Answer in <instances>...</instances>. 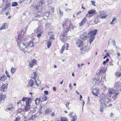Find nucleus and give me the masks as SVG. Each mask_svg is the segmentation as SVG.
Listing matches in <instances>:
<instances>
[{"label": "nucleus", "mask_w": 121, "mask_h": 121, "mask_svg": "<svg viewBox=\"0 0 121 121\" xmlns=\"http://www.w3.org/2000/svg\"><path fill=\"white\" fill-rule=\"evenodd\" d=\"M99 97V102L101 106L100 111L102 112L104 111V108L107 107V105L105 103H108L110 101V99L106 97V96L100 95Z\"/></svg>", "instance_id": "obj_1"}, {"label": "nucleus", "mask_w": 121, "mask_h": 121, "mask_svg": "<svg viewBox=\"0 0 121 121\" xmlns=\"http://www.w3.org/2000/svg\"><path fill=\"white\" fill-rule=\"evenodd\" d=\"M22 38L20 35H18V39L17 40V45L19 49L21 51L24 52L27 50V47L24 43V41L22 39Z\"/></svg>", "instance_id": "obj_2"}, {"label": "nucleus", "mask_w": 121, "mask_h": 121, "mask_svg": "<svg viewBox=\"0 0 121 121\" xmlns=\"http://www.w3.org/2000/svg\"><path fill=\"white\" fill-rule=\"evenodd\" d=\"M31 99L29 98H28L27 101L26 102V105L25 108L24 110L25 112H27L29 110L30 107L31 103Z\"/></svg>", "instance_id": "obj_3"}, {"label": "nucleus", "mask_w": 121, "mask_h": 121, "mask_svg": "<svg viewBox=\"0 0 121 121\" xmlns=\"http://www.w3.org/2000/svg\"><path fill=\"white\" fill-rule=\"evenodd\" d=\"M65 20H67V21L66 22V23L63 25V26L64 29L66 27V28L67 29H69L70 26H71V21L70 20H68V18H66Z\"/></svg>", "instance_id": "obj_4"}, {"label": "nucleus", "mask_w": 121, "mask_h": 121, "mask_svg": "<svg viewBox=\"0 0 121 121\" xmlns=\"http://www.w3.org/2000/svg\"><path fill=\"white\" fill-rule=\"evenodd\" d=\"M47 99V97L45 95L43 96L41 99H40L37 98L35 100V103L36 104H38L40 102H42L46 101Z\"/></svg>", "instance_id": "obj_5"}, {"label": "nucleus", "mask_w": 121, "mask_h": 121, "mask_svg": "<svg viewBox=\"0 0 121 121\" xmlns=\"http://www.w3.org/2000/svg\"><path fill=\"white\" fill-rule=\"evenodd\" d=\"M97 32V30H94L90 31L88 35V37L95 36V35H96Z\"/></svg>", "instance_id": "obj_6"}, {"label": "nucleus", "mask_w": 121, "mask_h": 121, "mask_svg": "<svg viewBox=\"0 0 121 121\" xmlns=\"http://www.w3.org/2000/svg\"><path fill=\"white\" fill-rule=\"evenodd\" d=\"M90 47L88 45H86L84 46L80 50L81 51H84L87 52H88L90 49Z\"/></svg>", "instance_id": "obj_7"}, {"label": "nucleus", "mask_w": 121, "mask_h": 121, "mask_svg": "<svg viewBox=\"0 0 121 121\" xmlns=\"http://www.w3.org/2000/svg\"><path fill=\"white\" fill-rule=\"evenodd\" d=\"M99 89L97 87L95 88L93 90L92 92L93 94L96 96H97L98 94Z\"/></svg>", "instance_id": "obj_8"}, {"label": "nucleus", "mask_w": 121, "mask_h": 121, "mask_svg": "<svg viewBox=\"0 0 121 121\" xmlns=\"http://www.w3.org/2000/svg\"><path fill=\"white\" fill-rule=\"evenodd\" d=\"M68 31V30H67V31H64L62 33L61 35H60V39H61L63 37L66 36L67 35V33Z\"/></svg>", "instance_id": "obj_9"}, {"label": "nucleus", "mask_w": 121, "mask_h": 121, "mask_svg": "<svg viewBox=\"0 0 121 121\" xmlns=\"http://www.w3.org/2000/svg\"><path fill=\"white\" fill-rule=\"evenodd\" d=\"M44 3V1H41L39 2L38 4L36 5L33 6L34 8H36L37 9H39V6L42 5Z\"/></svg>", "instance_id": "obj_10"}, {"label": "nucleus", "mask_w": 121, "mask_h": 121, "mask_svg": "<svg viewBox=\"0 0 121 121\" xmlns=\"http://www.w3.org/2000/svg\"><path fill=\"white\" fill-rule=\"evenodd\" d=\"M8 28V24L6 23L3 24L2 26L0 28V30L7 29Z\"/></svg>", "instance_id": "obj_11"}, {"label": "nucleus", "mask_w": 121, "mask_h": 121, "mask_svg": "<svg viewBox=\"0 0 121 121\" xmlns=\"http://www.w3.org/2000/svg\"><path fill=\"white\" fill-rule=\"evenodd\" d=\"M87 21V19L85 17L84 18L82 21L79 24V26H82L84 25Z\"/></svg>", "instance_id": "obj_12"}, {"label": "nucleus", "mask_w": 121, "mask_h": 121, "mask_svg": "<svg viewBox=\"0 0 121 121\" xmlns=\"http://www.w3.org/2000/svg\"><path fill=\"white\" fill-rule=\"evenodd\" d=\"M8 84H5L3 85L1 87L2 91L3 92L6 91L7 88Z\"/></svg>", "instance_id": "obj_13"}, {"label": "nucleus", "mask_w": 121, "mask_h": 121, "mask_svg": "<svg viewBox=\"0 0 121 121\" xmlns=\"http://www.w3.org/2000/svg\"><path fill=\"white\" fill-rule=\"evenodd\" d=\"M115 87L116 88L115 89L118 91H121V86L119 85L118 83L116 82L115 84Z\"/></svg>", "instance_id": "obj_14"}, {"label": "nucleus", "mask_w": 121, "mask_h": 121, "mask_svg": "<svg viewBox=\"0 0 121 121\" xmlns=\"http://www.w3.org/2000/svg\"><path fill=\"white\" fill-rule=\"evenodd\" d=\"M83 44V42L80 40H78L77 42V45L78 47H81Z\"/></svg>", "instance_id": "obj_15"}, {"label": "nucleus", "mask_w": 121, "mask_h": 121, "mask_svg": "<svg viewBox=\"0 0 121 121\" xmlns=\"http://www.w3.org/2000/svg\"><path fill=\"white\" fill-rule=\"evenodd\" d=\"M36 60L34 59L32 60L31 62H30V67H32L34 65L36 64Z\"/></svg>", "instance_id": "obj_16"}, {"label": "nucleus", "mask_w": 121, "mask_h": 121, "mask_svg": "<svg viewBox=\"0 0 121 121\" xmlns=\"http://www.w3.org/2000/svg\"><path fill=\"white\" fill-rule=\"evenodd\" d=\"M108 15V14L107 13H103V15H102V14H100L99 15V17H100V18L103 19L105 18Z\"/></svg>", "instance_id": "obj_17"}, {"label": "nucleus", "mask_w": 121, "mask_h": 121, "mask_svg": "<svg viewBox=\"0 0 121 121\" xmlns=\"http://www.w3.org/2000/svg\"><path fill=\"white\" fill-rule=\"evenodd\" d=\"M87 36V34L85 32L83 33L80 36V38L83 40H84Z\"/></svg>", "instance_id": "obj_18"}, {"label": "nucleus", "mask_w": 121, "mask_h": 121, "mask_svg": "<svg viewBox=\"0 0 121 121\" xmlns=\"http://www.w3.org/2000/svg\"><path fill=\"white\" fill-rule=\"evenodd\" d=\"M99 82V79L96 78L94 79L93 82V83L94 85H98Z\"/></svg>", "instance_id": "obj_19"}, {"label": "nucleus", "mask_w": 121, "mask_h": 121, "mask_svg": "<svg viewBox=\"0 0 121 121\" xmlns=\"http://www.w3.org/2000/svg\"><path fill=\"white\" fill-rule=\"evenodd\" d=\"M38 75L35 72H34L33 74H31V78L33 79H35L36 77H37Z\"/></svg>", "instance_id": "obj_20"}, {"label": "nucleus", "mask_w": 121, "mask_h": 121, "mask_svg": "<svg viewBox=\"0 0 121 121\" xmlns=\"http://www.w3.org/2000/svg\"><path fill=\"white\" fill-rule=\"evenodd\" d=\"M27 49L29 47H32L33 46V42L32 41H30L28 43V45H26Z\"/></svg>", "instance_id": "obj_21"}, {"label": "nucleus", "mask_w": 121, "mask_h": 121, "mask_svg": "<svg viewBox=\"0 0 121 121\" xmlns=\"http://www.w3.org/2000/svg\"><path fill=\"white\" fill-rule=\"evenodd\" d=\"M45 114L47 115L49 114L52 112V110L50 108H47L45 110Z\"/></svg>", "instance_id": "obj_22"}, {"label": "nucleus", "mask_w": 121, "mask_h": 121, "mask_svg": "<svg viewBox=\"0 0 121 121\" xmlns=\"http://www.w3.org/2000/svg\"><path fill=\"white\" fill-rule=\"evenodd\" d=\"M6 97L5 95H1L0 96V102H3L5 98Z\"/></svg>", "instance_id": "obj_23"}, {"label": "nucleus", "mask_w": 121, "mask_h": 121, "mask_svg": "<svg viewBox=\"0 0 121 121\" xmlns=\"http://www.w3.org/2000/svg\"><path fill=\"white\" fill-rule=\"evenodd\" d=\"M34 81L32 79H30L28 82V86H32L33 84Z\"/></svg>", "instance_id": "obj_24"}, {"label": "nucleus", "mask_w": 121, "mask_h": 121, "mask_svg": "<svg viewBox=\"0 0 121 121\" xmlns=\"http://www.w3.org/2000/svg\"><path fill=\"white\" fill-rule=\"evenodd\" d=\"M35 82L36 86L38 87H39V85L41 84V82L40 81L38 80H35Z\"/></svg>", "instance_id": "obj_25"}, {"label": "nucleus", "mask_w": 121, "mask_h": 121, "mask_svg": "<svg viewBox=\"0 0 121 121\" xmlns=\"http://www.w3.org/2000/svg\"><path fill=\"white\" fill-rule=\"evenodd\" d=\"M16 68H14L13 67L11 68L10 71L11 73L13 74H14L15 72L16 71Z\"/></svg>", "instance_id": "obj_26"}, {"label": "nucleus", "mask_w": 121, "mask_h": 121, "mask_svg": "<svg viewBox=\"0 0 121 121\" xmlns=\"http://www.w3.org/2000/svg\"><path fill=\"white\" fill-rule=\"evenodd\" d=\"M95 10L94 9H91L88 11V13L90 14H91L95 13Z\"/></svg>", "instance_id": "obj_27"}, {"label": "nucleus", "mask_w": 121, "mask_h": 121, "mask_svg": "<svg viewBox=\"0 0 121 121\" xmlns=\"http://www.w3.org/2000/svg\"><path fill=\"white\" fill-rule=\"evenodd\" d=\"M105 72V70L104 69H101L100 70L99 72L98 73V74L99 76L101 75L102 73H104Z\"/></svg>", "instance_id": "obj_28"}, {"label": "nucleus", "mask_w": 121, "mask_h": 121, "mask_svg": "<svg viewBox=\"0 0 121 121\" xmlns=\"http://www.w3.org/2000/svg\"><path fill=\"white\" fill-rule=\"evenodd\" d=\"M90 38V43L91 44V42L95 39V36H93L92 37H89Z\"/></svg>", "instance_id": "obj_29"}, {"label": "nucleus", "mask_w": 121, "mask_h": 121, "mask_svg": "<svg viewBox=\"0 0 121 121\" xmlns=\"http://www.w3.org/2000/svg\"><path fill=\"white\" fill-rule=\"evenodd\" d=\"M36 117V115H33L30 117L29 118V120H33Z\"/></svg>", "instance_id": "obj_30"}, {"label": "nucleus", "mask_w": 121, "mask_h": 121, "mask_svg": "<svg viewBox=\"0 0 121 121\" xmlns=\"http://www.w3.org/2000/svg\"><path fill=\"white\" fill-rule=\"evenodd\" d=\"M61 121H68L67 119L65 117H62L61 118Z\"/></svg>", "instance_id": "obj_31"}, {"label": "nucleus", "mask_w": 121, "mask_h": 121, "mask_svg": "<svg viewBox=\"0 0 121 121\" xmlns=\"http://www.w3.org/2000/svg\"><path fill=\"white\" fill-rule=\"evenodd\" d=\"M65 44H64L63 46L62 47L61 49L60 50L61 51V52H60L61 53H63L65 48Z\"/></svg>", "instance_id": "obj_32"}, {"label": "nucleus", "mask_w": 121, "mask_h": 121, "mask_svg": "<svg viewBox=\"0 0 121 121\" xmlns=\"http://www.w3.org/2000/svg\"><path fill=\"white\" fill-rule=\"evenodd\" d=\"M59 12L60 16L61 17H62L63 15V11H61L60 9L59 8Z\"/></svg>", "instance_id": "obj_33"}, {"label": "nucleus", "mask_w": 121, "mask_h": 121, "mask_svg": "<svg viewBox=\"0 0 121 121\" xmlns=\"http://www.w3.org/2000/svg\"><path fill=\"white\" fill-rule=\"evenodd\" d=\"M77 116L76 115H75L73 116L72 118V119L71 120V121H75V120L77 119Z\"/></svg>", "instance_id": "obj_34"}, {"label": "nucleus", "mask_w": 121, "mask_h": 121, "mask_svg": "<svg viewBox=\"0 0 121 121\" xmlns=\"http://www.w3.org/2000/svg\"><path fill=\"white\" fill-rule=\"evenodd\" d=\"M115 92H116L115 91L114 92L113 91H111L109 90L108 92V94L111 95L112 94H113L115 93Z\"/></svg>", "instance_id": "obj_35"}, {"label": "nucleus", "mask_w": 121, "mask_h": 121, "mask_svg": "<svg viewBox=\"0 0 121 121\" xmlns=\"http://www.w3.org/2000/svg\"><path fill=\"white\" fill-rule=\"evenodd\" d=\"M118 94V93L114 94V95L112 96V98L114 99V100H115L116 98V97Z\"/></svg>", "instance_id": "obj_36"}, {"label": "nucleus", "mask_w": 121, "mask_h": 121, "mask_svg": "<svg viewBox=\"0 0 121 121\" xmlns=\"http://www.w3.org/2000/svg\"><path fill=\"white\" fill-rule=\"evenodd\" d=\"M51 45V42L50 41H48V44H47V47L48 48H49Z\"/></svg>", "instance_id": "obj_37"}, {"label": "nucleus", "mask_w": 121, "mask_h": 121, "mask_svg": "<svg viewBox=\"0 0 121 121\" xmlns=\"http://www.w3.org/2000/svg\"><path fill=\"white\" fill-rule=\"evenodd\" d=\"M18 4L16 2H14L12 3V6H15L17 5Z\"/></svg>", "instance_id": "obj_38"}, {"label": "nucleus", "mask_w": 121, "mask_h": 121, "mask_svg": "<svg viewBox=\"0 0 121 121\" xmlns=\"http://www.w3.org/2000/svg\"><path fill=\"white\" fill-rule=\"evenodd\" d=\"M94 22L96 24L98 22H99L100 21L99 20L98 18H96L95 19Z\"/></svg>", "instance_id": "obj_39"}, {"label": "nucleus", "mask_w": 121, "mask_h": 121, "mask_svg": "<svg viewBox=\"0 0 121 121\" xmlns=\"http://www.w3.org/2000/svg\"><path fill=\"white\" fill-rule=\"evenodd\" d=\"M91 2L92 3V5L94 6H96V5L95 4V2L93 0H91Z\"/></svg>", "instance_id": "obj_40"}, {"label": "nucleus", "mask_w": 121, "mask_h": 121, "mask_svg": "<svg viewBox=\"0 0 121 121\" xmlns=\"http://www.w3.org/2000/svg\"><path fill=\"white\" fill-rule=\"evenodd\" d=\"M5 73L7 75V76L9 78H10V76L9 75L8 72L7 70H6L5 71Z\"/></svg>", "instance_id": "obj_41"}, {"label": "nucleus", "mask_w": 121, "mask_h": 121, "mask_svg": "<svg viewBox=\"0 0 121 121\" xmlns=\"http://www.w3.org/2000/svg\"><path fill=\"white\" fill-rule=\"evenodd\" d=\"M4 10H3V9L2 7H0V13H2L4 12Z\"/></svg>", "instance_id": "obj_42"}, {"label": "nucleus", "mask_w": 121, "mask_h": 121, "mask_svg": "<svg viewBox=\"0 0 121 121\" xmlns=\"http://www.w3.org/2000/svg\"><path fill=\"white\" fill-rule=\"evenodd\" d=\"M48 35L50 36H52V35H54V33L52 32H50L48 33Z\"/></svg>", "instance_id": "obj_43"}, {"label": "nucleus", "mask_w": 121, "mask_h": 121, "mask_svg": "<svg viewBox=\"0 0 121 121\" xmlns=\"http://www.w3.org/2000/svg\"><path fill=\"white\" fill-rule=\"evenodd\" d=\"M42 106H41L39 108V114H41L42 112Z\"/></svg>", "instance_id": "obj_44"}, {"label": "nucleus", "mask_w": 121, "mask_h": 121, "mask_svg": "<svg viewBox=\"0 0 121 121\" xmlns=\"http://www.w3.org/2000/svg\"><path fill=\"white\" fill-rule=\"evenodd\" d=\"M20 117L18 116L16 119V120L15 121H19L20 119Z\"/></svg>", "instance_id": "obj_45"}, {"label": "nucleus", "mask_w": 121, "mask_h": 121, "mask_svg": "<svg viewBox=\"0 0 121 121\" xmlns=\"http://www.w3.org/2000/svg\"><path fill=\"white\" fill-rule=\"evenodd\" d=\"M49 12H46L45 13V15H46L47 17H48L49 15Z\"/></svg>", "instance_id": "obj_46"}, {"label": "nucleus", "mask_w": 121, "mask_h": 121, "mask_svg": "<svg viewBox=\"0 0 121 121\" xmlns=\"http://www.w3.org/2000/svg\"><path fill=\"white\" fill-rule=\"evenodd\" d=\"M112 42H113V43H112L113 45L114 46H115L116 45V43L114 39H113L112 40Z\"/></svg>", "instance_id": "obj_47"}, {"label": "nucleus", "mask_w": 121, "mask_h": 121, "mask_svg": "<svg viewBox=\"0 0 121 121\" xmlns=\"http://www.w3.org/2000/svg\"><path fill=\"white\" fill-rule=\"evenodd\" d=\"M73 112H70L69 114V116L70 117H73V116L72 115L73 114Z\"/></svg>", "instance_id": "obj_48"}, {"label": "nucleus", "mask_w": 121, "mask_h": 121, "mask_svg": "<svg viewBox=\"0 0 121 121\" xmlns=\"http://www.w3.org/2000/svg\"><path fill=\"white\" fill-rule=\"evenodd\" d=\"M28 98H27L26 97H24L22 99V101H24L26 99V100L27 101V99Z\"/></svg>", "instance_id": "obj_49"}, {"label": "nucleus", "mask_w": 121, "mask_h": 121, "mask_svg": "<svg viewBox=\"0 0 121 121\" xmlns=\"http://www.w3.org/2000/svg\"><path fill=\"white\" fill-rule=\"evenodd\" d=\"M5 80V78H4L3 77H1L0 78V81H4Z\"/></svg>", "instance_id": "obj_50"}, {"label": "nucleus", "mask_w": 121, "mask_h": 121, "mask_svg": "<svg viewBox=\"0 0 121 121\" xmlns=\"http://www.w3.org/2000/svg\"><path fill=\"white\" fill-rule=\"evenodd\" d=\"M69 103H68V104L66 103V106L67 108H68V109H69Z\"/></svg>", "instance_id": "obj_51"}, {"label": "nucleus", "mask_w": 121, "mask_h": 121, "mask_svg": "<svg viewBox=\"0 0 121 121\" xmlns=\"http://www.w3.org/2000/svg\"><path fill=\"white\" fill-rule=\"evenodd\" d=\"M3 3L6 4L8 3L7 0H2Z\"/></svg>", "instance_id": "obj_52"}, {"label": "nucleus", "mask_w": 121, "mask_h": 121, "mask_svg": "<svg viewBox=\"0 0 121 121\" xmlns=\"http://www.w3.org/2000/svg\"><path fill=\"white\" fill-rule=\"evenodd\" d=\"M7 3V4L6 5V6H7V7H8L10 5V3L9 2H8Z\"/></svg>", "instance_id": "obj_53"}, {"label": "nucleus", "mask_w": 121, "mask_h": 121, "mask_svg": "<svg viewBox=\"0 0 121 121\" xmlns=\"http://www.w3.org/2000/svg\"><path fill=\"white\" fill-rule=\"evenodd\" d=\"M52 35V36H51L50 38H51L53 39H55V38H54V35Z\"/></svg>", "instance_id": "obj_54"}, {"label": "nucleus", "mask_w": 121, "mask_h": 121, "mask_svg": "<svg viewBox=\"0 0 121 121\" xmlns=\"http://www.w3.org/2000/svg\"><path fill=\"white\" fill-rule=\"evenodd\" d=\"M69 86L70 88V89H71L72 88V86L71 85V83H70Z\"/></svg>", "instance_id": "obj_55"}, {"label": "nucleus", "mask_w": 121, "mask_h": 121, "mask_svg": "<svg viewBox=\"0 0 121 121\" xmlns=\"http://www.w3.org/2000/svg\"><path fill=\"white\" fill-rule=\"evenodd\" d=\"M52 89L54 91H56V88L55 86H53V87Z\"/></svg>", "instance_id": "obj_56"}, {"label": "nucleus", "mask_w": 121, "mask_h": 121, "mask_svg": "<svg viewBox=\"0 0 121 121\" xmlns=\"http://www.w3.org/2000/svg\"><path fill=\"white\" fill-rule=\"evenodd\" d=\"M65 46H66H66V49L67 50L68 49V47H69V45L68 44V43L66 44H65Z\"/></svg>", "instance_id": "obj_57"}, {"label": "nucleus", "mask_w": 121, "mask_h": 121, "mask_svg": "<svg viewBox=\"0 0 121 121\" xmlns=\"http://www.w3.org/2000/svg\"><path fill=\"white\" fill-rule=\"evenodd\" d=\"M44 93L46 94L47 95L48 94V91H44Z\"/></svg>", "instance_id": "obj_58"}, {"label": "nucleus", "mask_w": 121, "mask_h": 121, "mask_svg": "<svg viewBox=\"0 0 121 121\" xmlns=\"http://www.w3.org/2000/svg\"><path fill=\"white\" fill-rule=\"evenodd\" d=\"M116 18H115V17H113L112 19V21L114 22V21H115L116 20Z\"/></svg>", "instance_id": "obj_59"}, {"label": "nucleus", "mask_w": 121, "mask_h": 121, "mask_svg": "<svg viewBox=\"0 0 121 121\" xmlns=\"http://www.w3.org/2000/svg\"><path fill=\"white\" fill-rule=\"evenodd\" d=\"M40 13H39V14H40ZM40 14H38V15H37L35 17H40Z\"/></svg>", "instance_id": "obj_60"}, {"label": "nucleus", "mask_w": 121, "mask_h": 121, "mask_svg": "<svg viewBox=\"0 0 121 121\" xmlns=\"http://www.w3.org/2000/svg\"><path fill=\"white\" fill-rule=\"evenodd\" d=\"M71 10V9H69V8H66L65 9V11H68V10Z\"/></svg>", "instance_id": "obj_61"}, {"label": "nucleus", "mask_w": 121, "mask_h": 121, "mask_svg": "<svg viewBox=\"0 0 121 121\" xmlns=\"http://www.w3.org/2000/svg\"><path fill=\"white\" fill-rule=\"evenodd\" d=\"M106 56H109V54L108 52H106Z\"/></svg>", "instance_id": "obj_62"}, {"label": "nucleus", "mask_w": 121, "mask_h": 121, "mask_svg": "<svg viewBox=\"0 0 121 121\" xmlns=\"http://www.w3.org/2000/svg\"><path fill=\"white\" fill-rule=\"evenodd\" d=\"M51 116L52 117H53L54 116H55V114H54V112H53L51 114Z\"/></svg>", "instance_id": "obj_63"}, {"label": "nucleus", "mask_w": 121, "mask_h": 121, "mask_svg": "<svg viewBox=\"0 0 121 121\" xmlns=\"http://www.w3.org/2000/svg\"><path fill=\"white\" fill-rule=\"evenodd\" d=\"M7 8H8V7H7V6H6L5 5V6L4 7V9H3V10H4V11H5V10Z\"/></svg>", "instance_id": "obj_64"}]
</instances>
